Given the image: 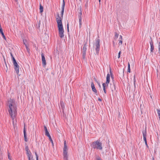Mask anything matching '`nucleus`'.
Here are the masks:
<instances>
[{
  "label": "nucleus",
  "instance_id": "nucleus-1",
  "mask_svg": "<svg viewBox=\"0 0 160 160\" xmlns=\"http://www.w3.org/2000/svg\"><path fill=\"white\" fill-rule=\"evenodd\" d=\"M8 113L12 118L13 124H14V121L16 120V117L17 114V107L15 104L14 101L13 100H10L8 102Z\"/></svg>",
  "mask_w": 160,
  "mask_h": 160
},
{
  "label": "nucleus",
  "instance_id": "nucleus-2",
  "mask_svg": "<svg viewBox=\"0 0 160 160\" xmlns=\"http://www.w3.org/2000/svg\"><path fill=\"white\" fill-rule=\"evenodd\" d=\"M61 17L57 18H56V21L58 24L59 36L61 38H63L64 37V29L62 22Z\"/></svg>",
  "mask_w": 160,
  "mask_h": 160
},
{
  "label": "nucleus",
  "instance_id": "nucleus-3",
  "mask_svg": "<svg viewBox=\"0 0 160 160\" xmlns=\"http://www.w3.org/2000/svg\"><path fill=\"white\" fill-rule=\"evenodd\" d=\"M91 147L94 149L102 150V143L99 140L92 142L91 144Z\"/></svg>",
  "mask_w": 160,
  "mask_h": 160
},
{
  "label": "nucleus",
  "instance_id": "nucleus-4",
  "mask_svg": "<svg viewBox=\"0 0 160 160\" xmlns=\"http://www.w3.org/2000/svg\"><path fill=\"white\" fill-rule=\"evenodd\" d=\"M68 148L66 145V141L65 140L64 143V148L63 152V159L64 160H68Z\"/></svg>",
  "mask_w": 160,
  "mask_h": 160
},
{
  "label": "nucleus",
  "instance_id": "nucleus-5",
  "mask_svg": "<svg viewBox=\"0 0 160 160\" xmlns=\"http://www.w3.org/2000/svg\"><path fill=\"white\" fill-rule=\"evenodd\" d=\"M100 40L99 38H97L96 40V42L94 44L96 54H98L100 48Z\"/></svg>",
  "mask_w": 160,
  "mask_h": 160
},
{
  "label": "nucleus",
  "instance_id": "nucleus-6",
  "mask_svg": "<svg viewBox=\"0 0 160 160\" xmlns=\"http://www.w3.org/2000/svg\"><path fill=\"white\" fill-rule=\"evenodd\" d=\"M142 134H143V139L145 142V145H146L147 147V148H148L149 147L148 145L147 141V139H146V135H147V132L146 130L145 131H142Z\"/></svg>",
  "mask_w": 160,
  "mask_h": 160
},
{
  "label": "nucleus",
  "instance_id": "nucleus-7",
  "mask_svg": "<svg viewBox=\"0 0 160 160\" xmlns=\"http://www.w3.org/2000/svg\"><path fill=\"white\" fill-rule=\"evenodd\" d=\"M14 66V68L17 74H18L19 70V66L18 65L17 62H16L13 63Z\"/></svg>",
  "mask_w": 160,
  "mask_h": 160
},
{
  "label": "nucleus",
  "instance_id": "nucleus-8",
  "mask_svg": "<svg viewBox=\"0 0 160 160\" xmlns=\"http://www.w3.org/2000/svg\"><path fill=\"white\" fill-rule=\"evenodd\" d=\"M41 57H42V63L43 66L44 67L46 65V61L45 60V58L44 57V54L43 53H41Z\"/></svg>",
  "mask_w": 160,
  "mask_h": 160
},
{
  "label": "nucleus",
  "instance_id": "nucleus-9",
  "mask_svg": "<svg viewBox=\"0 0 160 160\" xmlns=\"http://www.w3.org/2000/svg\"><path fill=\"white\" fill-rule=\"evenodd\" d=\"M150 52L152 53L153 52V51L154 49V47L153 44V41L152 40L150 42Z\"/></svg>",
  "mask_w": 160,
  "mask_h": 160
},
{
  "label": "nucleus",
  "instance_id": "nucleus-10",
  "mask_svg": "<svg viewBox=\"0 0 160 160\" xmlns=\"http://www.w3.org/2000/svg\"><path fill=\"white\" fill-rule=\"evenodd\" d=\"M27 154L28 158L29 160L32 159V156L31 155V153L29 150H27Z\"/></svg>",
  "mask_w": 160,
  "mask_h": 160
},
{
  "label": "nucleus",
  "instance_id": "nucleus-11",
  "mask_svg": "<svg viewBox=\"0 0 160 160\" xmlns=\"http://www.w3.org/2000/svg\"><path fill=\"white\" fill-rule=\"evenodd\" d=\"M110 75L109 73H108L106 77V84H107L108 85V84L110 82Z\"/></svg>",
  "mask_w": 160,
  "mask_h": 160
},
{
  "label": "nucleus",
  "instance_id": "nucleus-12",
  "mask_svg": "<svg viewBox=\"0 0 160 160\" xmlns=\"http://www.w3.org/2000/svg\"><path fill=\"white\" fill-rule=\"evenodd\" d=\"M91 87L92 88V91L95 93H97V91L95 87L94 83L93 82H92L91 83Z\"/></svg>",
  "mask_w": 160,
  "mask_h": 160
},
{
  "label": "nucleus",
  "instance_id": "nucleus-13",
  "mask_svg": "<svg viewBox=\"0 0 160 160\" xmlns=\"http://www.w3.org/2000/svg\"><path fill=\"white\" fill-rule=\"evenodd\" d=\"M44 129L45 131V134L46 136L48 137V136H50V135L49 134V132L48 131V129L47 127L45 125L44 126Z\"/></svg>",
  "mask_w": 160,
  "mask_h": 160
},
{
  "label": "nucleus",
  "instance_id": "nucleus-14",
  "mask_svg": "<svg viewBox=\"0 0 160 160\" xmlns=\"http://www.w3.org/2000/svg\"><path fill=\"white\" fill-rule=\"evenodd\" d=\"M23 133H24V140L25 142H27L28 141L27 138V134H26V129H25V127L24 128L23 130Z\"/></svg>",
  "mask_w": 160,
  "mask_h": 160
},
{
  "label": "nucleus",
  "instance_id": "nucleus-15",
  "mask_svg": "<svg viewBox=\"0 0 160 160\" xmlns=\"http://www.w3.org/2000/svg\"><path fill=\"white\" fill-rule=\"evenodd\" d=\"M40 12L42 13L43 11V7L41 5V4H40Z\"/></svg>",
  "mask_w": 160,
  "mask_h": 160
},
{
  "label": "nucleus",
  "instance_id": "nucleus-16",
  "mask_svg": "<svg viewBox=\"0 0 160 160\" xmlns=\"http://www.w3.org/2000/svg\"><path fill=\"white\" fill-rule=\"evenodd\" d=\"M87 47L86 45L85 44L83 46L82 48V52H86L87 50Z\"/></svg>",
  "mask_w": 160,
  "mask_h": 160
},
{
  "label": "nucleus",
  "instance_id": "nucleus-17",
  "mask_svg": "<svg viewBox=\"0 0 160 160\" xmlns=\"http://www.w3.org/2000/svg\"><path fill=\"white\" fill-rule=\"evenodd\" d=\"M0 32L3 38H4V39L5 40H6V38L2 30L1 31H0Z\"/></svg>",
  "mask_w": 160,
  "mask_h": 160
},
{
  "label": "nucleus",
  "instance_id": "nucleus-18",
  "mask_svg": "<svg viewBox=\"0 0 160 160\" xmlns=\"http://www.w3.org/2000/svg\"><path fill=\"white\" fill-rule=\"evenodd\" d=\"M65 5V4L64 0H63V3H62V10H64Z\"/></svg>",
  "mask_w": 160,
  "mask_h": 160
},
{
  "label": "nucleus",
  "instance_id": "nucleus-19",
  "mask_svg": "<svg viewBox=\"0 0 160 160\" xmlns=\"http://www.w3.org/2000/svg\"><path fill=\"white\" fill-rule=\"evenodd\" d=\"M128 72H130V65L129 62H128Z\"/></svg>",
  "mask_w": 160,
  "mask_h": 160
},
{
  "label": "nucleus",
  "instance_id": "nucleus-20",
  "mask_svg": "<svg viewBox=\"0 0 160 160\" xmlns=\"http://www.w3.org/2000/svg\"><path fill=\"white\" fill-rule=\"evenodd\" d=\"M48 137L49 138V139L50 140V141L51 142L52 145H53V140H52V139L51 136H50H50H48Z\"/></svg>",
  "mask_w": 160,
  "mask_h": 160
},
{
  "label": "nucleus",
  "instance_id": "nucleus-21",
  "mask_svg": "<svg viewBox=\"0 0 160 160\" xmlns=\"http://www.w3.org/2000/svg\"><path fill=\"white\" fill-rule=\"evenodd\" d=\"M82 15V11L81 8L80 7L79 9V13L78 16H81Z\"/></svg>",
  "mask_w": 160,
  "mask_h": 160
},
{
  "label": "nucleus",
  "instance_id": "nucleus-22",
  "mask_svg": "<svg viewBox=\"0 0 160 160\" xmlns=\"http://www.w3.org/2000/svg\"><path fill=\"white\" fill-rule=\"evenodd\" d=\"M25 46L27 50L28 53H30V50L29 48L28 47V46L27 44H25Z\"/></svg>",
  "mask_w": 160,
  "mask_h": 160
},
{
  "label": "nucleus",
  "instance_id": "nucleus-23",
  "mask_svg": "<svg viewBox=\"0 0 160 160\" xmlns=\"http://www.w3.org/2000/svg\"><path fill=\"white\" fill-rule=\"evenodd\" d=\"M119 34L117 32H115V35L114 36V39H117L118 36Z\"/></svg>",
  "mask_w": 160,
  "mask_h": 160
},
{
  "label": "nucleus",
  "instance_id": "nucleus-24",
  "mask_svg": "<svg viewBox=\"0 0 160 160\" xmlns=\"http://www.w3.org/2000/svg\"><path fill=\"white\" fill-rule=\"evenodd\" d=\"M82 58L83 59H85V58L86 52H82Z\"/></svg>",
  "mask_w": 160,
  "mask_h": 160
},
{
  "label": "nucleus",
  "instance_id": "nucleus-25",
  "mask_svg": "<svg viewBox=\"0 0 160 160\" xmlns=\"http://www.w3.org/2000/svg\"><path fill=\"white\" fill-rule=\"evenodd\" d=\"M110 74L111 76V78L113 79H114V77H113L112 73V72L111 70V69H110Z\"/></svg>",
  "mask_w": 160,
  "mask_h": 160
},
{
  "label": "nucleus",
  "instance_id": "nucleus-26",
  "mask_svg": "<svg viewBox=\"0 0 160 160\" xmlns=\"http://www.w3.org/2000/svg\"><path fill=\"white\" fill-rule=\"evenodd\" d=\"M78 17L79 22H82V17L80 16H78Z\"/></svg>",
  "mask_w": 160,
  "mask_h": 160
},
{
  "label": "nucleus",
  "instance_id": "nucleus-27",
  "mask_svg": "<svg viewBox=\"0 0 160 160\" xmlns=\"http://www.w3.org/2000/svg\"><path fill=\"white\" fill-rule=\"evenodd\" d=\"M36 158V160H38V156L36 152H35Z\"/></svg>",
  "mask_w": 160,
  "mask_h": 160
},
{
  "label": "nucleus",
  "instance_id": "nucleus-28",
  "mask_svg": "<svg viewBox=\"0 0 160 160\" xmlns=\"http://www.w3.org/2000/svg\"><path fill=\"white\" fill-rule=\"evenodd\" d=\"M64 10H62L61 13V17L62 18L63 13H64Z\"/></svg>",
  "mask_w": 160,
  "mask_h": 160
},
{
  "label": "nucleus",
  "instance_id": "nucleus-29",
  "mask_svg": "<svg viewBox=\"0 0 160 160\" xmlns=\"http://www.w3.org/2000/svg\"><path fill=\"white\" fill-rule=\"evenodd\" d=\"M13 63L17 62L16 61L14 57L12 58Z\"/></svg>",
  "mask_w": 160,
  "mask_h": 160
},
{
  "label": "nucleus",
  "instance_id": "nucleus-30",
  "mask_svg": "<svg viewBox=\"0 0 160 160\" xmlns=\"http://www.w3.org/2000/svg\"><path fill=\"white\" fill-rule=\"evenodd\" d=\"M13 63L17 62L16 61L14 57L12 58Z\"/></svg>",
  "mask_w": 160,
  "mask_h": 160
},
{
  "label": "nucleus",
  "instance_id": "nucleus-31",
  "mask_svg": "<svg viewBox=\"0 0 160 160\" xmlns=\"http://www.w3.org/2000/svg\"><path fill=\"white\" fill-rule=\"evenodd\" d=\"M13 63L17 62L16 61L14 57L12 58Z\"/></svg>",
  "mask_w": 160,
  "mask_h": 160
},
{
  "label": "nucleus",
  "instance_id": "nucleus-32",
  "mask_svg": "<svg viewBox=\"0 0 160 160\" xmlns=\"http://www.w3.org/2000/svg\"><path fill=\"white\" fill-rule=\"evenodd\" d=\"M119 44L122 45V40H119Z\"/></svg>",
  "mask_w": 160,
  "mask_h": 160
},
{
  "label": "nucleus",
  "instance_id": "nucleus-33",
  "mask_svg": "<svg viewBox=\"0 0 160 160\" xmlns=\"http://www.w3.org/2000/svg\"><path fill=\"white\" fill-rule=\"evenodd\" d=\"M158 113V116H160V110L159 109H157V110Z\"/></svg>",
  "mask_w": 160,
  "mask_h": 160
},
{
  "label": "nucleus",
  "instance_id": "nucleus-34",
  "mask_svg": "<svg viewBox=\"0 0 160 160\" xmlns=\"http://www.w3.org/2000/svg\"><path fill=\"white\" fill-rule=\"evenodd\" d=\"M121 53V51H120L119 52L118 54V58H119L120 57Z\"/></svg>",
  "mask_w": 160,
  "mask_h": 160
},
{
  "label": "nucleus",
  "instance_id": "nucleus-35",
  "mask_svg": "<svg viewBox=\"0 0 160 160\" xmlns=\"http://www.w3.org/2000/svg\"><path fill=\"white\" fill-rule=\"evenodd\" d=\"M106 83H103L102 84V86L103 88H105V85H106Z\"/></svg>",
  "mask_w": 160,
  "mask_h": 160
},
{
  "label": "nucleus",
  "instance_id": "nucleus-36",
  "mask_svg": "<svg viewBox=\"0 0 160 160\" xmlns=\"http://www.w3.org/2000/svg\"><path fill=\"white\" fill-rule=\"evenodd\" d=\"M67 30L69 32V24L68 23V24H67Z\"/></svg>",
  "mask_w": 160,
  "mask_h": 160
},
{
  "label": "nucleus",
  "instance_id": "nucleus-37",
  "mask_svg": "<svg viewBox=\"0 0 160 160\" xmlns=\"http://www.w3.org/2000/svg\"><path fill=\"white\" fill-rule=\"evenodd\" d=\"M119 40H122V36L121 35H120L119 36Z\"/></svg>",
  "mask_w": 160,
  "mask_h": 160
},
{
  "label": "nucleus",
  "instance_id": "nucleus-38",
  "mask_svg": "<svg viewBox=\"0 0 160 160\" xmlns=\"http://www.w3.org/2000/svg\"><path fill=\"white\" fill-rule=\"evenodd\" d=\"M97 160H102L99 157H98L97 158Z\"/></svg>",
  "mask_w": 160,
  "mask_h": 160
},
{
  "label": "nucleus",
  "instance_id": "nucleus-39",
  "mask_svg": "<svg viewBox=\"0 0 160 160\" xmlns=\"http://www.w3.org/2000/svg\"><path fill=\"white\" fill-rule=\"evenodd\" d=\"M80 28H81V26L82 24V22H79Z\"/></svg>",
  "mask_w": 160,
  "mask_h": 160
},
{
  "label": "nucleus",
  "instance_id": "nucleus-40",
  "mask_svg": "<svg viewBox=\"0 0 160 160\" xmlns=\"http://www.w3.org/2000/svg\"><path fill=\"white\" fill-rule=\"evenodd\" d=\"M103 90L104 91V92L105 93H106V90L105 88H103Z\"/></svg>",
  "mask_w": 160,
  "mask_h": 160
},
{
  "label": "nucleus",
  "instance_id": "nucleus-41",
  "mask_svg": "<svg viewBox=\"0 0 160 160\" xmlns=\"http://www.w3.org/2000/svg\"><path fill=\"white\" fill-rule=\"evenodd\" d=\"M26 42V40H23V42L25 45V44H26L25 43Z\"/></svg>",
  "mask_w": 160,
  "mask_h": 160
},
{
  "label": "nucleus",
  "instance_id": "nucleus-42",
  "mask_svg": "<svg viewBox=\"0 0 160 160\" xmlns=\"http://www.w3.org/2000/svg\"><path fill=\"white\" fill-rule=\"evenodd\" d=\"M135 79L134 80V87H135Z\"/></svg>",
  "mask_w": 160,
  "mask_h": 160
},
{
  "label": "nucleus",
  "instance_id": "nucleus-43",
  "mask_svg": "<svg viewBox=\"0 0 160 160\" xmlns=\"http://www.w3.org/2000/svg\"><path fill=\"white\" fill-rule=\"evenodd\" d=\"M8 159L10 160H11V159L10 158V156L8 154Z\"/></svg>",
  "mask_w": 160,
  "mask_h": 160
},
{
  "label": "nucleus",
  "instance_id": "nucleus-44",
  "mask_svg": "<svg viewBox=\"0 0 160 160\" xmlns=\"http://www.w3.org/2000/svg\"><path fill=\"white\" fill-rule=\"evenodd\" d=\"M57 17H58V18H59V17H60V15H59V13H58V14H57Z\"/></svg>",
  "mask_w": 160,
  "mask_h": 160
},
{
  "label": "nucleus",
  "instance_id": "nucleus-45",
  "mask_svg": "<svg viewBox=\"0 0 160 160\" xmlns=\"http://www.w3.org/2000/svg\"><path fill=\"white\" fill-rule=\"evenodd\" d=\"M2 30V28L1 27V24H0V31Z\"/></svg>",
  "mask_w": 160,
  "mask_h": 160
},
{
  "label": "nucleus",
  "instance_id": "nucleus-46",
  "mask_svg": "<svg viewBox=\"0 0 160 160\" xmlns=\"http://www.w3.org/2000/svg\"><path fill=\"white\" fill-rule=\"evenodd\" d=\"M10 55H11V56L12 58V57H13V55H12V53H10Z\"/></svg>",
  "mask_w": 160,
  "mask_h": 160
},
{
  "label": "nucleus",
  "instance_id": "nucleus-47",
  "mask_svg": "<svg viewBox=\"0 0 160 160\" xmlns=\"http://www.w3.org/2000/svg\"><path fill=\"white\" fill-rule=\"evenodd\" d=\"M98 100L99 101H101L102 100V99L101 98H98Z\"/></svg>",
  "mask_w": 160,
  "mask_h": 160
},
{
  "label": "nucleus",
  "instance_id": "nucleus-48",
  "mask_svg": "<svg viewBox=\"0 0 160 160\" xmlns=\"http://www.w3.org/2000/svg\"><path fill=\"white\" fill-rule=\"evenodd\" d=\"M29 150V149L28 148V147H26V150L27 151V150Z\"/></svg>",
  "mask_w": 160,
  "mask_h": 160
},
{
  "label": "nucleus",
  "instance_id": "nucleus-49",
  "mask_svg": "<svg viewBox=\"0 0 160 160\" xmlns=\"http://www.w3.org/2000/svg\"><path fill=\"white\" fill-rule=\"evenodd\" d=\"M98 1H99V3H100V2H101V0H98Z\"/></svg>",
  "mask_w": 160,
  "mask_h": 160
},
{
  "label": "nucleus",
  "instance_id": "nucleus-50",
  "mask_svg": "<svg viewBox=\"0 0 160 160\" xmlns=\"http://www.w3.org/2000/svg\"><path fill=\"white\" fill-rule=\"evenodd\" d=\"M98 84H99V86H100V83Z\"/></svg>",
  "mask_w": 160,
  "mask_h": 160
},
{
  "label": "nucleus",
  "instance_id": "nucleus-51",
  "mask_svg": "<svg viewBox=\"0 0 160 160\" xmlns=\"http://www.w3.org/2000/svg\"><path fill=\"white\" fill-rule=\"evenodd\" d=\"M119 114L120 115V113L119 112Z\"/></svg>",
  "mask_w": 160,
  "mask_h": 160
},
{
  "label": "nucleus",
  "instance_id": "nucleus-52",
  "mask_svg": "<svg viewBox=\"0 0 160 160\" xmlns=\"http://www.w3.org/2000/svg\"><path fill=\"white\" fill-rule=\"evenodd\" d=\"M15 1H17V0H15Z\"/></svg>",
  "mask_w": 160,
  "mask_h": 160
}]
</instances>
